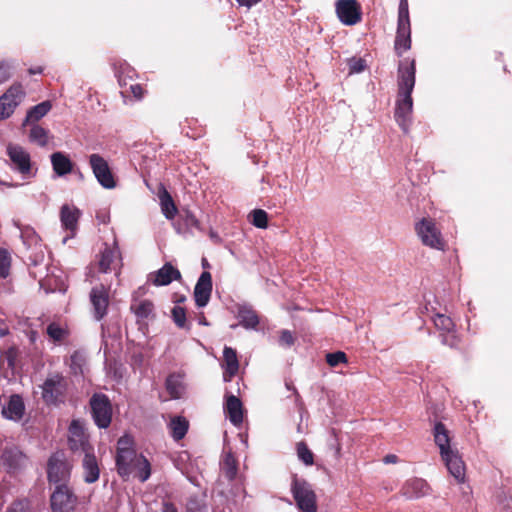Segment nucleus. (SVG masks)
Masks as SVG:
<instances>
[{
    "mask_svg": "<svg viewBox=\"0 0 512 512\" xmlns=\"http://www.w3.org/2000/svg\"><path fill=\"white\" fill-rule=\"evenodd\" d=\"M25 412V405L23 399L18 394L10 396L7 406L2 408V415L10 420H20Z\"/></svg>",
    "mask_w": 512,
    "mask_h": 512,
    "instance_id": "nucleus-22",
    "label": "nucleus"
},
{
    "mask_svg": "<svg viewBox=\"0 0 512 512\" xmlns=\"http://www.w3.org/2000/svg\"><path fill=\"white\" fill-rule=\"evenodd\" d=\"M416 81V61L405 58L397 69V99L394 118L404 133L409 131L413 112L412 92Z\"/></svg>",
    "mask_w": 512,
    "mask_h": 512,
    "instance_id": "nucleus-1",
    "label": "nucleus"
},
{
    "mask_svg": "<svg viewBox=\"0 0 512 512\" xmlns=\"http://www.w3.org/2000/svg\"><path fill=\"white\" fill-rule=\"evenodd\" d=\"M434 440L440 449L441 455H447L451 451L449 431L442 422H437L433 430Z\"/></svg>",
    "mask_w": 512,
    "mask_h": 512,
    "instance_id": "nucleus-27",
    "label": "nucleus"
},
{
    "mask_svg": "<svg viewBox=\"0 0 512 512\" xmlns=\"http://www.w3.org/2000/svg\"><path fill=\"white\" fill-rule=\"evenodd\" d=\"M433 322L435 327L441 332V333H451L454 332L455 329V323L452 320L451 317L437 313L435 317L433 318Z\"/></svg>",
    "mask_w": 512,
    "mask_h": 512,
    "instance_id": "nucleus-34",
    "label": "nucleus"
},
{
    "mask_svg": "<svg viewBox=\"0 0 512 512\" xmlns=\"http://www.w3.org/2000/svg\"><path fill=\"white\" fill-rule=\"evenodd\" d=\"M296 451L298 458L305 465L311 466L314 464V454L304 441H300L296 444Z\"/></svg>",
    "mask_w": 512,
    "mask_h": 512,
    "instance_id": "nucleus-38",
    "label": "nucleus"
},
{
    "mask_svg": "<svg viewBox=\"0 0 512 512\" xmlns=\"http://www.w3.org/2000/svg\"><path fill=\"white\" fill-rule=\"evenodd\" d=\"M295 338L292 333L288 330H283L280 335V344L285 346H292L294 344Z\"/></svg>",
    "mask_w": 512,
    "mask_h": 512,
    "instance_id": "nucleus-49",
    "label": "nucleus"
},
{
    "mask_svg": "<svg viewBox=\"0 0 512 512\" xmlns=\"http://www.w3.org/2000/svg\"><path fill=\"white\" fill-rule=\"evenodd\" d=\"M213 283L209 271H203L194 288V300L197 307H205L211 298Z\"/></svg>",
    "mask_w": 512,
    "mask_h": 512,
    "instance_id": "nucleus-15",
    "label": "nucleus"
},
{
    "mask_svg": "<svg viewBox=\"0 0 512 512\" xmlns=\"http://www.w3.org/2000/svg\"><path fill=\"white\" fill-rule=\"evenodd\" d=\"M118 82L121 87L126 86L125 80H123L120 75L118 76Z\"/></svg>",
    "mask_w": 512,
    "mask_h": 512,
    "instance_id": "nucleus-57",
    "label": "nucleus"
},
{
    "mask_svg": "<svg viewBox=\"0 0 512 512\" xmlns=\"http://www.w3.org/2000/svg\"><path fill=\"white\" fill-rule=\"evenodd\" d=\"M54 173L57 176H65L73 171L74 163L69 156L63 152H54L50 156Z\"/></svg>",
    "mask_w": 512,
    "mask_h": 512,
    "instance_id": "nucleus-23",
    "label": "nucleus"
},
{
    "mask_svg": "<svg viewBox=\"0 0 512 512\" xmlns=\"http://www.w3.org/2000/svg\"><path fill=\"white\" fill-rule=\"evenodd\" d=\"M189 423L183 417H174L170 422L171 435L175 440H181L188 431Z\"/></svg>",
    "mask_w": 512,
    "mask_h": 512,
    "instance_id": "nucleus-33",
    "label": "nucleus"
},
{
    "mask_svg": "<svg viewBox=\"0 0 512 512\" xmlns=\"http://www.w3.org/2000/svg\"><path fill=\"white\" fill-rule=\"evenodd\" d=\"M415 231L423 245L437 250H444L446 243L434 219L422 218L415 224Z\"/></svg>",
    "mask_w": 512,
    "mask_h": 512,
    "instance_id": "nucleus-5",
    "label": "nucleus"
},
{
    "mask_svg": "<svg viewBox=\"0 0 512 512\" xmlns=\"http://www.w3.org/2000/svg\"><path fill=\"white\" fill-rule=\"evenodd\" d=\"M223 379L229 382L239 371V361L237 351L231 347L225 346L223 350V363H222Z\"/></svg>",
    "mask_w": 512,
    "mask_h": 512,
    "instance_id": "nucleus-18",
    "label": "nucleus"
},
{
    "mask_svg": "<svg viewBox=\"0 0 512 512\" xmlns=\"http://www.w3.org/2000/svg\"><path fill=\"white\" fill-rule=\"evenodd\" d=\"M181 273L171 263H165L158 271L149 274L148 280L155 286L169 285L173 280H180Z\"/></svg>",
    "mask_w": 512,
    "mask_h": 512,
    "instance_id": "nucleus-16",
    "label": "nucleus"
},
{
    "mask_svg": "<svg viewBox=\"0 0 512 512\" xmlns=\"http://www.w3.org/2000/svg\"><path fill=\"white\" fill-rule=\"evenodd\" d=\"M46 333L53 342H62L69 336L67 326L58 322H51L46 328Z\"/></svg>",
    "mask_w": 512,
    "mask_h": 512,
    "instance_id": "nucleus-32",
    "label": "nucleus"
},
{
    "mask_svg": "<svg viewBox=\"0 0 512 512\" xmlns=\"http://www.w3.org/2000/svg\"><path fill=\"white\" fill-rule=\"evenodd\" d=\"M89 164L97 181L106 189H112L116 186L113 173L108 162L99 154L89 156Z\"/></svg>",
    "mask_w": 512,
    "mask_h": 512,
    "instance_id": "nucleus-12",
    "label": "nucleus"
},
{
    "mask_svg": "<svg viewBox=\"0 0 512 512\" xmlns=\"http://www.w3.org/2000/svg\"><path fill=\"white\" fill-rule=\"evenodd\" d=\"M326 362L331 367H336L339 364L348 362L347 355L343 351H336L326 354Z\"/></svg>",
    "mask_w": 512,
    "mask_h": 512,
    "instance_id": "nucleus-43",
    "label": "nucleus"
},
{
    "mask_svg": "<svg viewBox=\"0 0 512 512\" xmlns=\"http://www.w3.org/2000/svg\"><path fill=\"white\" fill-rule=\"evenodd\" d=\"M84 480L86 483H94L99 479L100 469L93 452L86 453L82 461Z\"/></svg>",
    "mask_w": 512,
    "mask_h": 512,
    "instance_id": "nucleus-25",
    "label": "nucleus"
},
{
    "mask_svg": "<svg viewBox=\"0 0 512 512\" xmlns=\"http://www.w3.org/2000/svg\"><path fill=\"white\" fill-rule=\"evenodd\" d=\"M120 261V254L116 249L108 246L100 253L98 261V271L108 273L115 269V262Z\"/></svg>",
    "mask_w": 512,
    "mask_h": 512,
    "instance_id": "nucleus-26",
    "label": "nucleus"
},
{
    "mask_svg": "<svg viewBox=\"0 0 512 512\" xmlns=\"http://www.w3.org/2000/svg\"><path fill=\"white\" fill-rule=\"evenodd\" d=\"M68 433V445L71 451L74 453L80 452L84 455L93 452V447L89 442V436L79 420H72Z\"/></svg>",
    "mask_w": 512,
    "mask_h": 512,
    "instance_id": "nucleus-10",
    "label": "nucleus"
},
{
    "mask_svg": "<svg viewBox=\"0 0 512 512\" xmlns=\"http://www.w3.org/2000/svg\"><path fill=\"white\" fill-rule=\"evenodd\" d=\"M240 324L246 328H255L259 324V318L252 309H241L239 311Z\"/></svg>",
    "mask_w": 512,
    "mask_h": 512,
    "instance_id": "nucleus-37",
    "label": "nucleus"
},
{
    "mask_svg": "<svg viewBox=\"0 0 512 512\" xmlns=\"http://www.w3.org/2000/svg\"><path fill=\"white\" fill-rule=\"evenodd\" d=\"M29 139L31 142H35L39 146L44 147L48 144V130L40 125H33L30 129Z\"/></svg>",
    "mask_w": 512,
    "mask_h": 512,
    "instance_id": "nucleus-35",
    "label": "nucleus"
},
{
    "mask_svg": "<svg viewBox=\"0 0 512 512\" xmlns=\"http://www.w3.org/2000/svg\"><path fill=\"white\" fill-rule=\"evenodd\" d=\"M128 92H131L136 100L142 99L145 93L143 87L138 83L130 85L128 90L122 91L121 93L125 95Z\"/></svg>",
    "mask_w": 512,
    "mask_h": 512,
    "instance_id": "nucleus-48",
    "label": "nucleus"
},
{
    "mask_svg": "<svg viewBox=\"0 0 512 512\" xmlns=\"http://www.w3.org/2000/svg\"><path fill=\"white\" fill-rule=\"evenodd\" d=\"M11 78V66L6 61L0 62V85Z\"/></svg>",
    "mask_w": 512,
    "mask_h": 512,
    "instance_id": "nucleus-47",
    "label": "nucleus"
},
{
    "mask_svg": "<svg viewBox=\"0 0 512 512\" xmlns=\"http://www.w3.org/2000/svg\"><path fill=\"white\" fill-rule=\"evenodd\" d=\"M239 5L245 6V7H252L256 4H258L261 0H236Z\"/></svg>",
    "mask_w": 512,
    "mask_h": 512,
    "instance_id": "nucleus-51",
    "label": "nucleus"
},
{
    "mask_svg": "<svg viewBox=\"0 0 512 512\" xmlns=\"http://www.w3.org/2000/svg\"><path fill=\"white\" fill-rule=\"evenodd\" d=\"M442 460L445 462V465L450 472V474L455 477L459 482L464 481L465 478V464L462 461L457 451H449L447 455H441Z\"/></svg>",
    "mask_w": 512,
    "mask_h": 512,
    "instance_id": "nucleus-20",
    "label": "nucleus"
},
{
    "mask_svg": "<svg viewBox=\"0 0 512 512\" xmlns=\"http://www.w3.org/2000/svg\"><path fill=\"white\" fill-rule=\"evenodd\" d=\"M384 462L385 463H396L398 461V457L394 454H388L384 457Z\"/></svg>",
    "mask_w": 512,
    "mask_h": 512,
    "instance_id": "nucleus-53",
    "label": "nucleus"
},
{
    "mask_svg": "<svg viewBox=\"0 0 512 512\" xmlns=\"http://www.w3.org/2000/svg\"><path fill=\"white\" fill-rule=\"evenodd\" d=\"M199 324H201V325H208V321H207V319H206V317L204 316L203 313L200 314Z\"/></svg>",
    "mask_w": 512,
    "mask_h": 512,
    "instance_id": "nucleus-56",
    "label": "nucleus"
},
{
    "mask_svg": "<svg viewBox=\"0 0 512 512\" xmlns=\"http://www.w3.org/2000/svg\"><path fill=\"white\" fill-rule=\"evenodd\" d=\"M48 480L57 485L66 484L70 478L71 465L61 452L54 453L48 460Z\"/></svg>",
    "mask_w": 512,
    "mask_h": 512,
    "instance_id": "nucleus-7",
    "label": "nucleus"
},
{
    "mask_svg": "<svg viewBox=\"0 0 512 512\" xmlns=\"http://www.w3.org/2000/svg\"><path fill=\"white\" fill-rule=\"evenodd\" d=\"M12 258L7 249L0 247V279L10 275Z\"/></svg>",
    "mask_w": 512,
    "mask_h": 512,
    "instance_id": "nucleus-39",
    "label": "nucleus"
},
{
    "mask_svg": "<svg viewBox=\"0 0 512 512\" xmlns=\"http://www.w3.org/2000/svg\"><path fill=\"white\" fill-rule=\"evenodd\" d=\"M291 492L301 512H317V497L312 486L305 480L293 478Z\"/></svg>",
    "mask_w": 512,
    "mask_h": 512,
    "instance_id": "nucleus-4",
    "label": "nucleus"
},
{
    "mask_svg": "<svg viewBox=\"0 0 512 512\" xmlns=\"http://www.w3.org/2000/svg\"><path fill=\"white\" fill-rule=\"evenodd\" d=\"M221 470L228 481L235 480L238 473V461L231 451L225 453L221 462Z\"/></svg>",
    "mask_w": 512,
    "mask_h": 512,
    "instance_id": "nucleus-28",
    "label": "nucleus"
},
{
    "mask_svg": "<svg viewBox=\"0 0 512 512\" xmlns=\"http://www.w3.org/2000/svg\"><path fill=\"white\" fill-rule=\"evenodd\" d=\"M42 72H43V67L42 66L31 67V68L28 69V73L30 75L41 74Z\"/></svg>",
    "mask_w": 512,
    "mask_h": 512,
    "instance_id": "nucleus-54",
    "label": "nucleus"
},
{
    "mask_svg": "<svg viewBox=\"0 0 512 512\" xmlns=\"http://www.w3.org/2000/svg\"><path fill=\"white\" fill-rule=\"evenodd\" d=\"M52 108L50 101H43L32 108H30L27 112L24 125L29 122H37L41 118H43Z\"/></svg>",
    "mask_w": 512,
    "mask_h": 512,
    "instance_id": "nucleus-31",
    "label": "nucleus"
},
{
    "mask_svg": "<svg viewBox=\"0 0 512 512\" xmlns=\"http://www.w3.org/2000/svg\"><path fill=\"white\" fill-rule=\"evenodd\" d=\"M25 90L21 83L12 84L0 96V120L9 118L25 98Z\"/></svg>",
    "mask_w": 512,
    "mask_h": 512,
    "instance_id": "nucleus-6",
    "label": "nucleus"
},
{
    "mask_svg": "<svg viewBox=\"0 0 512 512\" xmlns=\"http://www.w3.org/2000/svg\"><path fill=\"white\" fill-rule=\"evenodd\" d=\"M398 23H410L407 0H400L399 10H398Z\"/></svg>",
    "mask_w": 512,
    "mask_h": 512,
    "instance_id": "nucleus-45",
    "label": "nucleus"
},
{
    "mask_svg": "<svg viewBox=\"0 0 512 512\" xmlns=\"http://www.w3.org/2000/svg\"><path fill=\"white\" fill-rule=\"evenodd\" d=\"M428 489V484L425 480L421 478H413L403 485L401 492L402 494L409 499L419 498L426 494Z\"/></svg>",
    "mask_w": 512,
    "mask_h": 512,
    "instance_id": "nucleus-24",
    "label": "nucleus"
},
{
    "mask_svg": "<svg viewBox=\"0 0 512 512\" xmlns=\"http://www.w3.org/2000/svg\"><path fill=\"white\" fill-rule=\"evenodd\" d=\"M335 12L339 21L346 26H353L362 20V7L357 0H337Z\"/></svg>",
    "mask_w": 512,
    "mask_h": 512,
    "instance_id": "nucleus-9",
    "label": "nucleus"
},
{
    "mask_svg": "<svg viewBox=\"0 0 512 512\" xmlns=\"http://www.w3.org/2000/svg\"><path fill=\"white\" fill-rule=\"evenodd\" d=\"M115 464L117 473L123 480H128L134 473L141 482H145L151 475V464L142 454L134 448V440L130 435H123L117 441Z\"/></svg>",
    "mask_w": 512,
    "mask_h": 512,
    "instance_id": "nucleus-2",
    "label": "nucleus"
},
{
    "mask_svg": "<svg viewBox=\"0 0 512 512\" xmlns=\"http://www.w3.org/2000/svg\"><path fill=\"white\" fill-rule=\"evenodd\" d=\"M77 497L67 484H60L55 487L50 504L53 512H70L74 509Z\"/></svg>",
    "mask_w": 512,
    "mask_h": 512,
    "instance_id": "nucleus-11",
    "label": "nucleus"
},
{
    "mask_svg": "<svg viewBox=\"0 0 512 512\" xmlns=\"http://www.w3.org/2000/svg\"><path fill=\"white\" fill-rule=\"evenodd\" d=\"M224 411L230 422L238 426L243 422V405L241 400L235 395L226 397Z\"/></svg>",
    "mask_w": 512,
    "mask_h": 512,
    "instance_id": "nucleus-21",
    "label": "nucleus"
},
{
    "mask_svg": "<svg viewBox=\"0 0 512 512\" xmlns=\"http://www.w3.org/2000/svg\"><path fill=\"white\" fill-rule=\"evenodd\" d=\"M184 300H185V297H184V296H182V297H180V298L177 300V302H183Z\"/></svg>",
    "mask_w": 512,
    "mask_h": 512,
    "instance_id": "nucleus-58",
    "label": "nucleus"
},
{
    "mask_svg": "<svg viewBox=\"0 0 512 512\" xmlns=\"http://www.w3.org/2000/svg\"><path fill=\"white\" fill-rule=\"evenodd\" d=\"M441 342L443 345L457 349L460 344V337L456 334L455 331L451 333H441Z\"/></svg>",
    "mask_w": 512,
    "mask_h": 512,
    "instance_id": "nucleus-44",
    "label": "nucleus"
},
{
    "mask_svg": "<svg viewBox=\"0 0 512 512\" xmlns=\"http://www.w3.org/2000/svg\"><path fill=\"white\" fill-rule=\"evenodd\" d=\"M90 406L95 424L99 428H108L112 421V406L105 394H94Z\"/></svg>",
    "mask_w": 512,
    "mask_h": 512,
    "instance_id": "nucleus-8",
    "label": "nucleus"
},
{
    "mask_svg": "<svg viewBox=\"0 0 512 512\" xmlns=\"http://www.w3.org/2000/svg\"><path fill=\"white\" fill-rule=\"evenodd\" d=\"M352 72H361L364 69V61L362 59H358L354 61V63L350 66Z\"/></svg>",
    "mask_w": 512,
    "mask_h": 512,
    "instance_id": "nucleus-50",
    "label": "nucleus"
},
{
    "mask_svg": "<svg viewBox=\"0 0 512 512\" xmlns=\"http://www.w3.org/2000/svg\"><path fill=\"white\" fill-rule=\"evenodd\" d=\"M171 317L178 328L189 331L191 324L187 322L186 310L180 306H174L171 310Z\"/></svg>",
    "mask_w": 512,
    "mask_h": 512,
    "instance_id": "nucleus-36",
    "label": "nucleus"
},
{
    "mask_svg": "<svg viewBox=\"0 0 512 512\" xmlns=\"http://www.w3.org/2000/svg\"><path fill=\"white\" fill-rule=\"evenodd\" d=\"M251 223L261 229H265L268 226V214L263 209H255L250 213Z\"/></svg>",
    "mask_w": 512,
    "mask_h": 512,
    "instance_id": "nucleus-42",
    "label": "nucleus"
},
{
    "mask_svg": "<svg viewBox=\"0 0 512 512\" xmlns=\"http://www.w3.org/2000/svg\"><path fill=\"white\" fill-rule=\"evenodd\" d=\"M19 351L16 346H11L1 354V364H6L7 368L14 369Z\"/></svg>",
    "mask_w": 512,
    "mask_h": 512,
    "instance_id": "nucleus-40",
    "label": "nucleus"
},
{
    "mask_svg": "<svg viewBox=\"0 0 512 512\" xmlns=\"http://www.w3.org/2000/svg\"><path fill=\"white\" fill-rule=\"evenodd\" d=\"M159 199L161 210L165 217L169 220L174 219L178 213V209L170 193L166 189H163V191L159 193Z\"/></svg>",
    "mask_w": 512,
    "mask_h": 512,
    "instance_id": "nucleus-30",
    "label": "nucleus"
},
{
    "mask_svg": "<svg viewBox=\"0 0 512 512\" xmlns=\"http://www.w3.org/2000/svg\"><path fill=\"white\" fill-rule=\"evenodd\" d=\"M80 215V210L75 206L64 204L61 207L60 220L63 228L69 232L67 238H72L75 236Z\"/></svg>",
    "mask_w": 512,
    "mask_h": 512,
    "instance_id": "nucleus-17",
    "label": "nucleus"
},
{
    "mask_svg": "<svg viewBox=\"0 0 512 512\" xmlns=\"http://www.w3.org/2000/svg\"><path fill=\"white\" fill-rule=\"evenodd\" d=\"M166 390L172 398H180L181 395V383L177 376L171 374L167 377L165 382Z\"/></svg>",
    "mask_w": 512,
    "mask_h": 512,
    "instance_id": "nucleus-41",
    "label": "nucleus"
},
{
    "mask_svg": "<svg viewBox=\"0 0 512 512\" xmlns=\"http://www.w3.org/2000/svg\"><path fill=\"white\" fill-rule=\"evenodd\" d=\"M201 265L204 269L210 268V263L208 262V260L205 257L202 258Z\"/></svg>",
    "mask_w": 512,
    "mask_h": 512,
    "instance_id": "nucleus-55",
    "label": "nucleus"
},
{
    "mask_svg": "<svg viewBox=\"0 0 512 512\" xmlns=\"http://www.w3.org/2000/svg\"><path fill=\"white\" fill-rule=\"evenodd\" d=\"M181 218L183 219L186 227L199 228L200 223L191 211L187 209L182 210Z\"/></svg>",
    "mask_w": 512,
    "mask_h": 512,
    "instance_id": "nucleus-46",
    "label": "nucleus"
},
{
    "mask_svg": "<svg viewBox=\"0 0 512 512\" xmlns=\"http://www.w3.org/2000/svg\"><path fill=\"white\" fill-rule=\"evenodd\" d=\"M6 153L13 165V169L22 175H29L32 169L30 154L20 145L9 143Z\"/></svg>",
    "mask_w": 512,
    "mask_h": 512,
    "instance_id": "nucleus-13",
    "label": "nucleus"
},
{
    "mask_svg": "<svg viewBox=\"0 0 512 512\" xmlns=\"http://www.w3.org/2000/svg\"><path fill=\"white\" fill-rule=\"evenodd\" d=\"M162 511L163 512H178L176 506L171 502H164Z\"/></svg>",
    "mask_w": 512,
    "mask_h": 512,
    "instance_id": "nucleus-52",
    "label": "nucleus"
},
{
    "mask_svg": "<svg viewBox=\"0 0 512 512\" xmlns=\"http://www.w3.org/2000/svg\"><path fill=\"white\" fill-rule=\"evenodd\" d=\"M411 24L397 23V31L394 42V50L397 56H402L405 51L411 48Z\"/></svg>",
    "mask_w": 512,
    "mask_h": 512,
    "instance_id": "nucleus-19",
    "label": "nucleus"
},
{
    "mask_svg": "<svg viewBox=\"0 0 512 512\" xmlns=\"http://www.w3.org/2000/svg\"><path fill=\"white\" fill-rule=\"evenodd\" d=\"M130 310L139 320H145L153 316L154 304L151 300L144 299L131 304Z\"/></svg>",
    "mask_w": 512,
    "mask_h": 512,
    "instance_id": "nucleus-29",
    "label": "nucleus"
},
{
    "mask_svg": "<svg viewBox=\"0 0 512 512\" xmlns=\"http://www.w3.org/2000/svg\"><path fill=\"white\" fill-rule=\"evenodd\" d=\"M67 389L68 383L63 375L50 374L42 385V399L47 405H58L64 402Z\"/></svg>",
    "mask_w": 512,
    "mask_h": 512,
    "instance_id": "nucleus-3",
    "label": "nucleus"
},
{
    "mask_svg": "<svg viewBox=\"0 0 512 512\" xmlns=\"http://www.w3.org/2000/svg\"><path fill=\"white\" fill-rule=\"evenodd\" d=\"M90 301L95 319H103L109 306V289L103 284L93 287L90 291Z\"/></svg>",
    "mask_w": 512,
    "mask_h": 512,
    "instance_id": "nucleus-14",
    "label": "nucleus"
}]
</instances>
